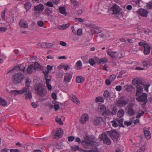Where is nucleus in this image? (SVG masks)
<instances>
[{"label": "nucleus", "instance_id": "nucleus-1", "mask_svg": "<svg viewBox=\"0 0 152 152\" xmlns=\"http://www.w3.org/2000/svg\"><path fill=\"white\" fill-rule=\"evenodd\" d=\"M31 83V80L29 78H27L25 81V87L21 90H14L11 91L9 92L10 94H14V95L20 94H24L27 92L29 87H31L30 84Z\"/></svg>", "mask_w": 152, "mask_h": 152}, {"label": "nucleus", "instance_id": "nucleus-2", "mask_svg": "<svg viewBox=\"0 0 152 152\" xmlns=\"http://www.w3.org/2000/svg\"><path fill=\"white\" fill-rule=\"evenodd\" d=\"M132 84L134 85H136V96H139L143 92L142 90L143 85L144 83L142 80L140 79L135 78L132 80Z\"/></svg>", "mask_w": 152, "mask_h": 152}, {"label": "nucleus", "instance_id": "nucleus-3", "mask_svg": "<svg viewBox=\"0 0 152 152\" xmlns=\"http://www.w3.org/2000/svg\"><path fill=\"white\" fill-rule=\"evenodd\" d=\"M35 90L38 94L41 96H44L46 94V90L44 88L41 83H38L36 85L35 87Z\"/></svg>", "mask_w": 152, "mask_h": 152}, {"label": "nucleus", "instance_id": "nucleus-4", "mask_svg": "<svg viewBox=\"0 0 152 152\" xmlns=\"http://www.w3.org/2000/svg\"><path fill=\"white\" fill-rule=\"evenodd\" d=\"M24 78V75L22 73H18L13 76L12 82L15 84H18L21 83Z\"/></svg>", "mask_w": 152, "mask_h": 152}, {"label": "nucleus", "instance_id": "nucleus-5", "mask_svg": "<svg viewBox=\"0 0 152 152\" xmlns=\"http://www.w3.org/2000/svg\"><path fill=\"white\" fill-rule=\"evenodd\" d=\"M99 137L100 141H103L104 144L107 145H109L111 144V140L108 137L106 132H103L100 134Z\"/></svg>", "mask_w": 152, "mask_h": 152}, {"label": "nucleus", "instance_id": "nucleus-6", "mask_svg": "<svg viewBox=\"0 0 152 152\" xmlns=\"http://www.w3.org/2000/svg\"><path fill=\"white\" fill-rule=\"evenodd\" d=\"M82 145L86 149H90L92 148L94 144L92 140L89 138H86L81 142Z\"/></svg>", "mask_w": 152, "mask_h": 152}, {"label": "nucleus", "instance_id": "nucleus-7", "mask_svg": "<svg viewBox=\"0 0 152 152\" xmlns=\"http://www.w3.org/2000/svg\"><path fill=\"white\" fill-rule=\"evenodd\" d=\"M134 105V104L133 103H130L125 108V111L126 113L130 116L134 115L135 113V111L133 109V107Z\"/></svg>", "mask_w": 152, "mask_h": 152}, {"label": "nucleus", "instance_id": "nucleus-8", "mask_svg": "<svg viewBox=\"0 0 152 152\" xmlns=\"http://www.w3.org/2000/svg\"><path fill=\"white\" fill-rule=\"evenodd\" d=\"M107 133L110 137L114 141H117L119 136V134L115 130H111V131H107Z\"/></svg>", "mask_w": 152, "mask_h": 152}, {"label": "nucleus", "instance_id": "nucleus-9", "mask_svg": "<svg viewBox=\"0 0 152 152\" xmlns=\"http://www.w3.org/2000/svg\"><path fill=\"white\" fill-rule=\"evenodd\" d=\"M121 9L116 4H113L109 10V12L112 14H118Z\"/></svg>", "mask_w": 152, "mask_h": 152}, {"label": "nucleus", "instance_id": "nucleus-10", "mask_svg": "<svg viewBox=\"0 0 152 152\" xmlns=\"http://www.w3.org/2000/svg\"><path fill=\"white\" fill-rule=\"evenodd\" d=\"M148 95L145 93L138 96L136 98V100L138 102H142L143 103V105H145L148 101L147 99Z\"/></svg>", "mask_w": 152, "mask_h": 152}, {"label": "nucleus", "instance_id": "nucleus-11", "mask_svg": "<svg viewBox=\"0 0 152 152\" xmlns=\"http://www.w3.org/2000/svg\"><path fill=\"white\" fill-rule=\"evenodd\" d=\"M44 9V6L42 4H39L34 7V10L35 13L38 14H40L42 12Z\"/></svg>", "mask_w": 152, "mask_h": 152}, {"label": "nucleus", "instance_id": "nucleus-12", "mask_svg": "<svg viewBox=\"0 0 152 152\" xmlns=\"http://www.w3.org/2000/svg\"><path fill=\"white\" fill-rule=\"evenodd\" d=\"M128 103V102L123 98H120L117 102V106L119 107H122L126 105Z\"/></svg>", "mask_w": 152, "mask_h": 152}, {"label": "nucleus", "instance_id": "nucleus-13", "mask_svg": "<svg viewBox=\"0 0 152 152\" xmlns=\"http://www.w3.org/2000/svg\"><path fill=\"white\" fill-rule=\"evenodd\" d=\"M89 119V116L88 114L84 113L83 114L80 118V122L82 124H84Z\"/></svg>", "mask_w": 152, "mask_h": 152}, {"label": "nucleus", "instance_id": "nucleus-14", "mask_svg": "<svg viewBox=\"0 0 152 152\" xmlns=\"http://www.w3.org/2000/svg\"><path fill=\"white\" fill-rule=\"evenodd\" d=\"M140 16L146 17L147 16L148 12L147 10L142 9H139L137 12Z\"/></svg>", "mask_w": 152, "mask_h": 152}, {"label": "nucleus", "instance_id": "nucleus-15", "mask_svg": "<svg viewBox=\"0 0 152 152\" xmlns=\"http://www.w3.org/2000/svg\"><path fill=\"white\" fill-rule=\"evenodd\" d=\"M72 77V75L70 73H66L64 77V82L66 83L70 82Z\"/></svg>", "mask_w": 152, "mask_h": 152}, {"label": "nucleus", "instance_id": "nucleus-16", "mask_svg": "<svg viewBox=\"0 0 152 152\" xmlns=\"http://www.w3.org/2000/svg\"><path fill=\"white\" fill-rule=\"evenodd\" d=\"M103 118L101 117L95 118L94 120V124L95 125H100L101 122L103 121Z\"/></svg>", "mask_w": 152, "mask_h": 152}, {"label": "nucleus", "instance_id": "nucleus-17", "mask_svg": "<svg viewBox=\"0 0 152 152\" xmlns=\"http://www.w3.org/2000/svg\"><path fill=\"white\" fill-rule=\"evenodd\" d=\"M33 67L34 69L35 70L42 71L44 69L43 66L37 62H35Z\"/></svg>", "mask_w": 152, "mask_h": 152}, {"label": "nucleus", "instance_id": "nucleus-18", "mask_svg": "<svg viewBox=\"0 0 152 152\" xmlns=\"http://www.w3.org/2000/svg\"><path fill=\"white\" fill-rule=\"evenodd\" d=\"M63 134L62 130L60 128H58L57 129V132L55 135V138L58 139V138L61 137Z\"/></svg>", "mask_w": 152, "mask_h": 152}, {"label": "nucleus", "instance_id": "nucleus-19", "mask_svg": "<svg viewBox=\"0 0 152 152\" xmlns=\"http://www.w3.org/2000/svg\"><path fill=\"white\" fill-rule=\"evenodd\" d=\"M143 132L144 133L145 137L148 140L151 138V135L150 132L149 131L148 129L147 128H144L143 129Z\"/></svg>", "mask_w": 152, "mask_h": 152}, {"label": "nucleus", "instance_id": "nucleus-20", "mask_svg": "<svg viewBox=\"0 0 152 152\" xmlns=\"http://www.w3.org/2000/svg\"><path fill=\"white\" fill-rule=\"evenodd\" d=\"M53 12V11L52 8L48 7L45 10L44 13L45 15L49 16L52 14Z\"/></svg>", "mask_w": 152, "mask_h": 152}, {"label": "nucleus", "instance_id": "nucleus-21", "mask_svg": "<svg viewBox=\"0 0 152 152\" xmlns=\"http://www.w3.org/2000/svg\"><path fill=\"white\" fill-rule=\"evenodd\" d=\"M106 52L107 54L112 58H116L117 57L118 52L117 51L107 50Z\"/></svg>", "mask_w": 152, "mask_h": 152}, {"label": "nucleus", "instance_id": "nucleus-22", "mask_svg": "<svg viewBox=\"0 0 152 152\" xmlns=\"http://www.w3.org/2000/svg\"><path fill=\"white\" fill-rule=\"evenodd\" d=\"M19 24L20 27L25 28L28 27V24L26 21H24L21 20L19 22Z\"/></svg>", "mask_w": 152, "mask_h": 152}, {"label": "nucleus", "instance_id": "nucleus-23", "mask_svg": "<svg viewBox=\"0 0 152 152\" xmlns=\"http://www.w3.org/2000/svg\"><path fill=\"white\" fill-rule=\"evenodd\" d=\"M92 31H94V34H99L102 32V30L99 27L95 25L93 26Z\"/></svg>", "mask_w": 152, "mask_h": 152}, {"label": "nucleus", "instance_id": "nucleus-24", "mask_svg": "<svg viewBox=\"0 0 152 152\" xmlns=\"http://www.w3.org/2000/svg\"><path fill=\"white\" fill-rule=\"evenodd\" d=\"M144 50L143 51V53L144 54L147 55L149 54L151 50V47L148 45H146V46L144 47Z\"/></svg>", "mask_w": 152, "mask_h": 152}, {"label": "nucleus", "instance_id": "nucleus-25", "mask_svg": "<svg viewBox=\"0 0 152 152\" xmlns=\"http://www.w3.org/2000/svg\"><path fill=\"white\" fill-rule=\"evenodd\" d=\"M115 120L118 123V126L124 128L125 126L123 125L124 119L123 118H118L115 119Z\"/></svg>", "mask_w": 152, "mask_h": 152}, {"label": "nucleus", "instance_id": "nucleus-26", "mask_svg": "<svg viewBox=\"0 0 152 152\" xmlns=\"http://www.w3.org/2000/svg\"><path fill=\"white\" fill-rule=\"evenodd\" d=\"M82 63L80 60L77 61L75 65V68L77 70H79L82 69Z\"/></svg>", "mask_w": 152, "mask_h": 152}, {"label": "nucleus", "instance_id": "nucleus-27", "mask_svg": "<svg viewBox=\"0 0 152 152\" xmlns=\"http://www.w3.org/2000/svg\"><path fill=\"white\" fill-rule=\"evenodd\" d=\"M70 24L69 23H67L58 25V28L60 30H64L70 26Z\"/></svg>", "mask_w": 152, "mask_h": 152}, {"label": "nucleus", "instance_id": "nucleus-28", "mask_svg": "<svg viewBox=\"0 0 152 152\" xmlns=\"http://www.w3.org/2000/svg\"><path fill=\"white\" fill-rule=\"evenodd\" d=\"M81 0H70V1L73 4L74 7H77L80 4Z\"/></svg>", "mask_w": 152, "mask_h": 152}, {"label": "nucleus", "instance_id": "nucleus-29", "mask_svg": "<svg viewBox=\"0 0 152 152\" xmlns=\"http://www.w3.org/2000/svg\"><path fill=\"white\" fill-rule=\"evenodd\" d=\"M25 93V95H26L25 99H29L30 100L32 98L31 93V91L28 90L27 92Z\"/></svg>", "mask_w": 152, "mask_h": 152}, {"label": "nucleus", "instance_id": "nucleus-30", "mask_svg": "<svg viewBox=\"0 0 152 152\" xmlns=\"http://www.w3.org/2000/svg\"><path fill=\"white\" fill-rule=\"evenodd\" d=\"M23 67V64L18 65V66H16L12 69V70H10L8 71V73L10 72L11 71H13L14 70H19V69H21V67Z\"/></svg>", "mask_w": 152, "mask_h": 152}, {"label": "nucleus", "instance_id": "nucleus-31", "mask_svg": "<svg viewBox=\"0 0 152 152\" xmlns=\"http://www.w3.org/2000/svg\"><path fill=\"white\" fill-rule=\"evenodd\" d=\"M84 80V78L81 76H78L76 78V81L78 83L83 82Z\"/></svg>", "mask_w": 152, "mask_h": 152}, {"label": "nucleus", "instance_id": "nucleus-32", "mask_svg": "<svg viewBox=\"0 0 152 152\" xmlns=\"http://www.w3.org/2000/svg\"><path fill=\"white\" fill-rule=\"evenodd\" d=\"M103 96L104 97L106 98V99H108L110 98L111 95L108 91L106 90L104 92Z\"/></svg>", "mask_w": 152, "mask_h": 152}, {"label": "nucleus", "instance_id": "nucleus-33", "mask_svg": "<svg viewBox=\"0 0 152 152\" xmlns=\"http://www.w3.org/2000/svg\"><path fill=\"white\" fill-rule=\"evenodd\" d=\"M33 68H34L33 65L30 64L27 69L28 73L29 74H31L33 72Z\"/></svg>", "mask_w": 152, "mask_h": 152}, {"label": "nucleus", "instance_id": "nucleus-34", "mask_svg": "<svg viewBox=\"0 0 152 152\" xmlns=\"http://www.w3.org/2000/svg\"><path fill=\"white\" fill-rule=\"evenodd\" d=\"M7 104V102L2 98L0 97V105L3 106H5Z\"/></svg>", "mask_w": 152, "mask_h": 152}, {"label": "nucleus", "instance_id": "nucleus-35", "mask_svg": "<svg viewBox=\"0 0 152 152\" xmlns=\"http://www.w3.org/2000/svg\"><path fill=\"white\" fill-rule=\"evenodd\" d=\"M71 99L74 102L76 103L77 104H79L80 103V101L79 99L75 95L72 96Z\"/></svg>", "mask_w": 152, "mask_h": 152}, {"label": "nucleus", "instance_id": "nucleus-36", "mask_svg": "<svg viewBox=\"0 0 152 152\" xmlns=\"http://www.w3.org/2000/svg\"><path fill=\"white\" fill-rule=\"evenodd\" d=\"M124 111L122 109L120 110L117 113V116L118 117L121 118L124 115Z\"/></svg>", "mask_w": 152, "mask_h": 152}, {"label": "nucleus", "instance_id": "nucleus-37", "mask_svg": "<svg viewBox=\"0 0 152 152\" xmlns=\"http://www.w3.org/2000/svg\"><path fill=\"white\" fill-rule=\"evenodd\" d=\"M59 12L62 14H65V8L64 7H60L59 8Z\"/></svg>", "mask_w": 152, "mask_h": 152}, {"label": "nucleus", "instance_id": "nucleus-38", "mask_svg": "<svg viewBox=\"0 0 152 152\" xmlns=\"http://www.w3.org/2000/svg\"><path fill=\"white\" fill-rule=\"evenodd\" d=\"M144 113V112L143 111L141 110H139L137 114L136 117L137 118H139L141 116H142Z\"/></svg>", "mask_w": 152, "mask_h": 152}, {"label": "nucleus", "instance_id": "nucleus-39", "mask_svg": "<svg viewBox=\"0 0 152 152\" xmlns=\"http://www.w3.org/2000/svg\"><path fill=\"white\" fill-rule=\"evenodd\" d=\"M95 101L96 102H104V100L103 97H102L98 96L95 99Z\"/></svg>", "mask_w": 152, "mask_h": 152}, {"label": "nucleus", "instance_id": "nucleus-40", "mask_svg": "<svg viewBox=\"0 0 152 152\" xmlns=\"http://www.w3.org/2000/svg\"><path fill=\"white\" fill-rule=\"evenodd\" d=\"M7 11V8H5L3 11L2 12L1 16L2 19L4 20H5V14Z\"/></svg>", "mask_w": 152, "mask_h": 152}, {"label": "nucleus", "instance_id": "nucleus-41", "mask_svg": "<svg viewBox=\"0 0 152 152\" xmlns=\"http://www.w3.org/2000/svg\"><path fill=\"white\" fill-rule=\"evenodd\" d=\"M24 6L26 9L27 11H28L30 9L31 7V4L29 2H28L25 4Z\"/></svg>", "mask_w": 152, "mask_h": 152}, {"label": "nucleus", "instance_id": "nucleus-42", "mask_svg": "<svg viewBox=\"0 0 152 152\" xmlns=\"http://www.w3.org/2000/svg\"><path fill=\"white\" fill-rule=\"evenodd\" d=\"M106 107L105 106L103 105L100 106L99 108L100 111L102 113V114H103V113L104 112L105 110H106Z\"/></svg>", "mask_w": 152, "mask_h": 152}, {"label": "nucleus", "instance_id": "nucleus-43", "mask_svg": "<svg viewBox=\"0 0 152 152\" xmlns=\"http://www.w3.org/2000/svg\"><path fill=\"white\" fill-rule=\"evenodd\" d=\"M89 63L91 65L93 66L96 64V62L92 58H90L88 62H86V63Z\"/></svg>", "mask_w": 152, "mask_h": 152}, {"label": "nucleus", "instance_id": "nucleus-44", "mask_svg": "<svg viewBox=\"0 0 152 152\" xmlns=\"http://www.w3.org/2000/svg\"><path fill=\"white\" fill-rule=\"evenodd\" d=\"M56 121L58 124L60 125H62L63 123L61 121V118H58V116H56Z\"/></svg>", "mask_w": 152, "mask_h": 152}, {"label": "nucleus", "instance_id": "nucleus-45", "mask_svg": "<svg viewBox=\"0 0 152 152\" xmlns=\"http://www.w3.org/2000/svg\"><path fill=\"white\" fill-rule=\"evenodd\" d=\"M150 85L148 84H144L142 86V88H143L144 90H145L146 92L148 91V88L150 86Z\"/></svg>", "mask_w": 152, "mask_h": 152}, {"label": "nucleus", "instance_id": "nucleus-46", "mask_svg": "<svg viewBox=\"0 0 152 152\" xmlns=\"http://www.w3.org/2000/svg\"><path fill=\"white\" fill-rule=\"evenodd\" d=\"M145 145H143L141 147L140 149L137 151V152H144L145 150Z\"/></svg>", "mask_w": 152, "mask_h": 152}, {"label": "nucleus", "instance_id": "nucleus-47", "mask_svg": "<svg viewBox=\"0 0 152 152\" xmlns=\"http://www.w3.org/2000/svg\"><path fill=\"white\" fill-rule=\"evenodd\" d=\"M107 61V59L106 58H104L101 59L99 62V64H100L101 63H106Z\"/></svg>", "mask_w": 152, "mask_h": 152}, {"label": "nucleus", "instance_id": "nucleus-48", "mask_svg": "<svg viewBox=\"0 0 152 152\" xmlns=\"http://www.w3.org/2000/svg\"><path fill=\"white\" fill-rule=\"evenodd\" d=\"M46 42H42V43H39L37 45V46H38V47H41L42 48H45V45Z\"/></svg>", "mask_w": 152, "mask_h": 152}, {"label": "nucleus", "instance_id": "nucleus-49", "mask_svg": "<svg viewBox=\"0 0 152 152\" xmlns=\"http://www.w3.org/2000/svg\"><path fill=\"white\" fill-rule=\"evenodd\" d=\"M72 149L74 151H75L79 149L78 145H74L71 146Z\"/></svg>", "mask_w": 152, "mask_h": 152}, {"label": "nucleus", "instance_id": "nucleus-50", "mask_svg": "<svg viewBox=\"0 0 152 152\" xmlns=\"http://www.w3.org/2000/svg\"><path fill=\"white\" fill-rule=\"evenodd\" d=\"M110 113V111L109 109H106L104 112L103 113L102 115H109Z\"/></svg>", "mask_w": 152, "mask_h": 152}, {"label": "nucleus", "instance_id": "nucleus-51", "mask_svg": "<svg viewBox=\"0 0 152 152\" xmlns=\"http://www.w3.org/2000/svg\"><path fill=\"white\" fill-rule=\"evenodd\" d=\"M111 122L112 123V126L114 127H117L118 126V124L117 123L116 120H113L111 121Z\"/></svg>", "mask_w": 152, "mask_h": 152}, {"label": "nucleus", "instance_id": "nucleus-52", "mask_svg": "<svg viewBox=\"0 0 152 152\" xmlns=\"http://www.w3.org/2000/svg\"><path fill=\"white\" fill-rule=\"evenodd\" d=\"M140 2V0H132L131 2L132 4L134 5H136L139 4Z\"/></svg>", "mask_w": 152, "mask_h": 152}, {"label": "nucleus", "instance_id": "nucleus-53", "mask_svg": "<svg viewBox=\"0 0 152 152\" xmlns=\"http://www.w3.org/2000/svg\"><path fill=\"white\" fill-rule=\"evenodd\" d=\"M84 152H99L97 149H93L89 151H86V150H83Z\"/></svg>", "mask_w": 152, "mask_h": 152}, {"label": "nucleus", "instance_id": "nucleus-54", "mask_svg": "<svg viewBox=\"0 0 152 152\" xmlns=\"http://www.w3.org/2000/svg\"><path fill=\"white\" fill-rule=\"evenodd\" d=\"M45 5L50 7H53V3L52 2L50 1H48L45 4Z\"/></svg>", "mask_w": 152, "mask_h": 152}, {"label": "nucleus", "instance_id": "nucleus-55", "mask_svg": "<svg viewBox=\"0 0 152 152\" xmlns=\"http://www.w3.org/2000/svg\"><path fill=\"white\" fill-rule=\"evenodd\" d=\"M146 6L147 7V8L152 9V0L147 3Z\"/></svg>", "mask_w": 152, "mask_h": 152}, {"label": "nucleus", "instance_id": "nucleus-56", "mask_svg": "<svg viewBox=\"0 0 152 152\" xmlns=\"http://www.w3.org/2000/svg\"><path fill=\"white\" fill-rule=\"evenodd\" d=\"M117 112V108L116 107H114L111 112V114L112 115H114Z\"/></svg>", "mask_w": 152, "mask_h": 152}, {"label": "nucleus", "instance_id": "nucleus-57", "mask_svg": "<svg viewBox=\"0 0 152 152\" xmlns=\"http://www.w3.org/2000/svg\"><path fill=\"white\" fill-rule=\"evenodd\" d=\"M82 30L81 28L78 29L76 32V34L79 36H80L82 34Z\"/></svg>", "mask_w": 152, "mask_h": 152}, {"label": "nucleus", "instance_id": "nucleus-58", "mask_svg": "<svg viewBox=\"0 0 152 152\" xmlns=\"http://www.w3.org/2000/svg\"><path fill=\"white\" fill-rule=\"evenodd\" d=\"M45 48H49L52 47L53 46V44L51 43H46Z\"/></svg>", "mask_w": 152, "mask_h": 152}, {"label": "nucleus", "instance_id": "nucleus-59", "mask_svg": "<svg viewBox=\"0 0 152 152\" xmlns=\"http://www.w3.org/2000/svg\"><path fill=\"white\" fill-rule=\"evenodd\" d=\"M116 76L115 75H111L110 77V79L111 81H113L116 78Z\"/></svg>", "mask_w": 152, "mask_h": 152}, {"label": "nucleus", "instance_id": "nucleus-60", "mask_svg": "<svg viewBox=\"0 0 152 152\" xmlns=\"http://www.w3.org/2000/svg\"><path fill=\"white\" fill-rule=\"evenodd\" d=\"M143 65L144 66L147 67L148 66H150V64L149 62L146 61H144L142 62Z\"/></svg>", "mask_w": 152, "mask_h": 152}, {"label": "nucleus", "instance_id": "nucleus-61", "mask_svg": "<svg viewBox=\"0 0 152 152\" xmlns=\"http://www.w3.org/2000/svg\"><path fill=\"white\" fill-rule=\"evenodd\" d=\"M146 45H148V44L144 42H140L138 43L139 46H142L144 48L145 47V46H146Z\"/></svg>", "mask_w": 152, "mask_h": 152}, {"label": "nucleus", "instance_id": "nucleus-62", "mask_svg": "<svg viewBox=\"0 0 152 152\" xmlns=\"http://www.w3.org/2000/svg\"><path fill=\"white\" fill-rule=\"evenodd\" d=\"M75 21H78L80 22H84L86 21L85 19H82L80 18H75Z\"/></svg>", "mask_w": 152, "mask_h": 152}, {"label": "nucleus", "instance_id": "nucleus-63", "mask_svg": "<svg viewBox=\"0 0 152 152\" xmlns=\"http://www.w3.org/2000/svg\"><path fill=\"white\" fill-rule=\"evenodd\" d=\"M112 82L110 79H107L105 81L106 85L108 86H109L111 84Z\"/></svg>", "mask_w": 152, "mask_h": 152}, {"label": "nucleus", "instance_id": "nucleus-64", "mask_svg": "<svg viewBox=\"0 0 152 152\" xmlns=\"http://www.w3.org/2000/svg\"><path fill=\"white\" fill-rule=\"evenodd\" d=\"M37 23L39 26L41 27L44 24L43 22L41 20H38L37 21Z\"/></svg>", "mask_w": 152, "mask_h": 152}]
</instances>
